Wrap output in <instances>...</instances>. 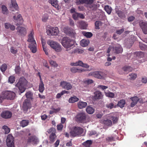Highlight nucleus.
<instances>
[{"label":"nucleus","mask_w":147,"mask_h":147,"mask_svg":"<svg viewBox=\"0 0 147 147\" xmlns=\"http://www.w3.org/2000/svg\"><path fill=\"white\" fill-rule=\"evenodd\" d=\"M27 84V81L24 77L19 79V92L22 93L25 90V86Z\"/></svg>","instance_id":"6e6552de"},{"label":"nucleus","mask_w":147,"mask_h":147,"mask_svg":"<svg viewBox=\"0 0 147 147\" xmlns=\"http://www.w3.org/2000/svg\"><path fill=\"white\" fill-rule=\"evenodd\" d=\"M34 33L33 31H31L30 34L28 36V42H31V43H34L36 42L34 38L33 35Z\"/></svg>","instance_id":"5701e85b"},{"label":"nucleus","mask_w":147,"mask_h":147,"mask_svg":"<svg viewBox=\"0 0 147 147\" xmlns=\"http://www.w3.org/2000/svg\"><path fill=\"white\" fill-rule=\"evenodd\" d=\"M87 105V103L86 102H84L79 101L78 103V106L80 109H82L85 108Z\"/></svg>","instance_id":"a878e982"},{"label":"nucleus","mask_w":147,"mask_h":147,"mask_svg":"<svg viewBox=\"0 0 147 147\" xmlns=\"http://www.w3.org/2000/svg\"><path fill=\"white\" fill-rule=\"evenodd\" d=\"M60 85L62 88L67 90L71 89L72 88V86L70 83L65 81L61 82L60 83Z\"/></svg>","instance_id":"a211bd4d"},{"label":"nucleus","mask_w":147,"mask_h":147,"mask_svg":"<svg viewBox=\"0 0 147 147\" xmlns=\"http://www.w3.org/2000/svg\"><path fill=\"white\" fill-rule=\"evenodd\" d=\"M49 62L51 66L55 67L57 66L58 65L55 61L53 60H50L49 61Z\"/></svg>","instance_id":"5fc2aeb1"},{"label":"nucleus","mask_w":147,"mask_h":147,"mask_svg":"<svg viewBox=\"0 0 147 147\" xmlns=\"http://www.w3.org/2000/svg\"><path fill=\"white\" fill-rule=\"evenodd\" d=\"M71 66H80L82 67L88 68L89 67V66L87 64L84 63L81 61H79L75 63H71L70 64Z\"/></svg>","instance_id":"f3484780"},{"label":"nucleus","mask_w":147,"mask_h":147,"mask_svg":"<svg viewBox=\"0 0 147 147\" xmlns=\"http://www.w3.org/2000/svg\"><path fill=\"white\" fill-rule=\"evenodd\" d=\"M79 98L75 96L71 97L69 100V102L70 103H73L78 101Z\"/></svg>","instance_id":"473e14b6"},{"label":"nucleus","mask_w":147,"mask_h":147,"mask_svg":"<svg viewBox=\"0 0 147 147\" xmlns=\"http://www.w3.org/2000/svg\"><path fill=\"white\" fill-rule=\"evenodd\" d=\"M124 31V29L123 28L118 30H116V33L118 34H122Z\"/></svg>","instance_id":"69168bd1"},{"label":"nucleus","mask_w":147,"mask_h":147,"mask_svg":"<svg viewBox=\"0 0 147 147\" xmlns=\"http://www.w3.org/2000/svg\"><path fill=\"white\" fill-rule=\"evenodd\" d=\"M79 27L82 29H86L87 26V24L84 21L80 22L78 23Z\"/></svg>","instance_id":"bb28decb"},{"label":"nucleus","mask_w":147,"mask_h":147,"mask_svg":"<svg viewBox=\"0 0 147 147\" xmlns=\"http://www.w3.org/2000/svg\"><path fill=\"white\" fill-rule=\"evenodd\" d=\"M116 13L120 18H125V14L122 11L116 9Z\"/></svg>","instance_id":"c756f323"},{"label":"nucleus","mask_w":147,"mask_h":147,"mask_svg":"<svg viewBox=\"0 0 147 147\" xmlns=\"http://www.w3.org/2000/svg\"><path fill=\"white\" fill-rule=\"evenodd\" d=\"M139 24L143 33L145 34H147V22L140 21Z\"/></svg>","instance_id":"ddd939ff"},{"label":"nucleus","mask_w":147,"mask_h":147,"mask_svg":"<svg viewBox=\"0 0 147 147\" xmlns=\"http://www.w3.org/2000/svg\"><path fill=\"white\" fill-rule=\"evenodd\" d=\"M86 111L88 113L92 114L94 113V109L92 107L88 106L86 108Z\"/></svg>","instance_id":"7c9ffc66"},{"label":"nucleus","mask_w":147,"mask_h":147,"mask_svg":"<svg viewBox=\"0 0 147 147\" xmlns=\"http://www.w3.org/2000/svg\"><path fill=\"white\" fill-rule=\"evenodd\" d=\"M29 123L28 120H23L20 123V125L22 127H24L27 126Z\"/></svg>","instance_id":"79ce46f5"},{"label":"nucleus","mask_w":147,"mask_h":147,"mask_svg":"<svg viewBox=\"0 0 147 147\" xmlns=\"http://www.w3.org/2000/svg\"><path fill=\"white\" fill-rule=\"evenodd\" d=\"M7 68V65L6 64H3L1 67V70L3 72H4Z\"/></svg>","instance_id":"09e8293b"},{"label":"nucleus","mask_w":147,"mask_h":147,"mask_svg":"<svg viewBox=\"0 0 147 147\" xmlns=\"http://www.w3.org/2000/svg\"><path fill=\"white\" fill-rule=\"evenodd\" d=\"M131 100L132 101L135 102L137 103L138 101L139 100L138 98L136 96L131 98Z\"/></svg>","instance_id":"6e6d98bb"},{"label":"nucleus","mask_w":147,"mask_h":147,"mask_svg":"<svg viewBox=\"0 0 147 147\" xmlns=\"http://www.w3.org/2000/svg\"><path fill=\"white\" fill-rule=\"evenodd\" d=\"M42 62L44 66L45 67H47L48 69L49 68V66L48 64L47 63V61L46 60H43Z\"/></svg>","instance_id":"052dcab7"},{"label":"nucleus","mask_w":147,"mask_h":147,"mask_svg":"<svg viewBox=\"0 0 147 147\" xmlns=\"http://www.w3.org/2000/svg\"><path fill=\"white\" fill-rule=\"evenodd\" d=\"M75 118L76 121L78 123H85L88 121L86 115L83 112L78 113Z\"/></svg>","instance_id":"f03ea898"},{"label":"nucleus","mask_w":147,"mask_h":147,"mask_svg":"<svg viewBox=\"0 0 147 147\" xmlns=\"http://www.w3.org/2000/svg\"><path fill=\"white\" fill-rule=\"evenodd\" d=\"M103 122L107 126H111L112 124L111 121L109 119L104 120Z\"/></svg>","instance_id":"49530a36"},{"label":"nucleus","mask_w":147,"mask_h":147,"mask_svg":"<svg viewBox=\"0 0 147 147\" xmlns=\"http://www.w3.org/2000/svg\"><path fill=\"white\" fill-rule=\"evenodd\" d=\"M141 81L143 83L145 84L146 83L147 81V79L145 77L142 78Z\"/></svg>","instance_id":"774afa93"},{"label":"nucleus","mask_w":147,"mask_h":147,"mask_svg":"<svg viewBox=\"0 0 147 147\" xmlns=\"http://www.w3.org/2000/svg\"><path fill=\"white\" fill-rule=\"evenodd\" d=\"M36 43H30L29 44L28 47L30 48L32 53H35L36 51Z\"/></svg>","instance_id":"393cba45"},{"label":"nucleus","mask_w":147,"mask_h":147,"mask_svg":"<svg viewBox=\"0 0 147 147\" xmlns=\"http://www.w3.org/2000/svg\"><path fill=\"white\" fill-rule=\"evenodd\" d=\"M27 142L28 143H31L33 144H37L39 142V140L36 136H33L28 138Z\"/></svg>","instance_id":"4468645a"},{"label":"nucleus","mask_w":147,"mask_h":147,"mask_svg":"<svg viewBox=\"0 0 147 147\" xmlns=\"http://www.w3.org/2000/svg\"><path fill=\"white\" fill-rule=\"evenodd\" d=\"M75 3L77 5H80L85 4L84 0H75Z\"/></svg>","instance_id":"8fccbe9b"},{"label":"nucleus","mask_w":147,"mask_h":147,"mask_svg":"<svg viewBox=\"0 0 147 147\" xmlns=\"http://www.w3.org/2000/svg\"><path fill=\"white\" fill-rule=\"evenodd\" d=\"M64 32L67 34H68L70 36H75L76 33L74 30L72 28H70L68 27L65 28L64 29Z\"/></svg>","instance_id":"2eb2a0df"},{"label":"nucleus","mask_w":147,"mask_h":147,"mask_svg":"<svg viewBox=\"0 0 147 147\" xmlns=\"http://www.w3.org/2000/svg\"><path fill=\"white\" fill-rule=\"evenodd\" d=\"M47 43L55 51L57 52L61 51L62 49L61 45L58 43L51 40H49L47 41Z\"/></svg>","instance_id":"1a4fd4ad"},{"label":"nucleus","mask_w":147,"mask_h":147,"mask_svg":"<svg viewBox=\"0 0 147 147\" xmlns=\"http://www.w3.org/2000/svg\"><path fill=\"white\" fill-rule=\"evenodd\" d=\"M87 71V69L82 68L78 69L75 67H73L71 69V71L73 73H81Z\"/></svg>","instance_id":"4be33fe9"},{"label":"nucleus","mask_w":147,"mask_h":147,"mask_svg":"<svg viewBox=\"0 0 147 147\" xmlns=\"http://www.w3.org/2000/svg\"><path fill=\"white\" fill-rule=\"evenodd\" d=\"M83 129L80 127L75 126L71 129L70 132V136L74 137L77 136H80L83 133Z\"/></svg>","instance_id":"f257e3e1"},{"label":"nucleus","mask_w":147,"mask_h":147,"mask_svg":"<svg viewBox=\"0 0 147 147\" xmlns=\"http://www.w3.org/2000/svg\"><path fill=\"white\" fill-rule=\"evenodd\" d=\"M12 115V113L8 111H4L1 114V117L5 119L10 118L11 117Z\"/></svg>","instance_id":"6ab92c4d"},{"label":"nucleus","mask_w":147,"mask_h":147,"mask_svg":"<svg viewBox=\"0 0 147 147\" xmlns=\"http://www.w3.org/2000/svg\"><path fill=\"white\" fill-rule=\"evenodd\" d=\"M82 34L84 36L88 38H91L93 35V34L91 32H89L82 31Z\"/></svg>","instance_id":"72a5a7b5"},{"label":"nucleus","mask_w":147,"mask_h":147,"mask_svg":"<svg viewBox=\"0 0 147 147\" xmlns=\"http://www.w3.org/2000/svg\"><path fill=\"white\" fill-rule=\"evenodd\" d=\"M89 43V40H86L85 39H83L81 41L80 45L81 46L83 47H85L87 46Z\"/></svg>","instance_id":"2f4dec72"},{"label":"nucleus","mask_w":147,"mask_h":147,"mask_svg":"<svg viewBox=\"0 0 147 147\" xmlns=\"http://www.w3.org/2000/svg\"><path fill=\"white\" fill-rule=\"evenodd\" d=\"M38 74L40 80V82L38 86V90L40 92L42 93L45 90L44 84L42 80L40 73L38 72Z\"/></svg>","instance_id":"aec40b11"},{"label":"nucleus","mask_w":147,"mask_h":147,"mask_svg":"<svg viewBox=\"0 0 147 147\" xmlns=\"http://www.w3.org/2000/svg\"><path fill=\"white\" fill-rule=\"evenodd\" d=\"M135 54L136 56L139 58L142 57L144 56V55L143 52L141 51L136 52Z\"/></svg>","instance_id":"a18cd8bd"},{"label":"nucleus","mask_w":147,"mask_h":147,"mask_svg":"<svg viewBox=\"0 0 147 147\" xmlns=\"http://www.w3.org/2000/svg\"><path fill=\"white\" fill-rule=\"evenodd\" d=\"M105 95L107 97L111 98H113L114 97V94L112 92H105Z\"/></svg>","instance_id":"a19ab883"},{"label":"nucleus","mask_w":147,"mask_h":147,"mask_svg":"<svg viewBox=\"0 0 147 147\" xmlns=\"http://www.w3.org/2000/svg\"><path fill=\"white\" fill-rule=\"evenodd\" d=\"M116 137L115 136H111L108 137L106 138V141L107 142H111L115 140Z\"/></svg>","instance_id":"e433bc0d"},{"label":"nucleus","mask_w":147,"mask_h":147,"mask_svg":"<svg viewBox=\"0 0 147 147\" xmlns=\"http://www.w3.org/2000/svg\"><path fill=\"white\" fill-rule=\"evenodd\" d=\"M122 69L126 74L132 71L133 69L130 66H125L122 67Z\"/></svg>","instance_id":"cd10ccee"},{"label":"nucleus","mask_w":147,"mask_h":147,"mask_svg":"<svg viewBox=\"0 0 147 147\" xmlns=\"http://www.w3.org/2000/svg\"><path fill=\"white\" fill-rule=\"evenodd\" d=\"M94 0H84L85 4L87 5H90L92 4Z\"/></svg>","instance_id":"13d9d810"},{"label":"nucleus","mask_w":147,"mask_h":147,"mask_svg":"<svg viewBox=\"0 0 147 147\" xmlns=\"http://www.w3.org/2000/svg\"><path fill=\"white\" fill-rule=\"evenodd\" d=\"M125 103V100L123 99H122L118 102L117 105L120 108H122L124 107Z\"/></svg>","instance_id":"f704fd0d"},{"label":"nucleus","mask_w":147,"mask_h":147,"mask_svg":"<svg viewBox=\"0 0 147 147\" xmlns=\"http://www.w3.org/2000/svg\"><path fill=\"white\" fill-rule=\"evenodd\" d=\"M2 129L3 130L5 134H8L10 131V129L7 126L4 125L2 127Z\"/></svg>","instance_id":"4c0bfd02"},{"label":"nucleus","mask_w":147,"mask_h":147,"mask_svg":"<svg viewBox=\"0 0 147 147\" xmlns=\"http://www.w3.org/2000/svg\"><path fill=\"white\" fill-rule=\"evenodd\" d=\"M23 20L22 16L19 14V36L24 37L26 34V29L23 27L20 26L23 24Z\"/></svg>","instance_id":"7ed1b4c3"},{"label":"nucleus","mask_w":147,"mask_h":147,"mask_svg":"<svg viewBox=\"0 0 147 147\" xmlns=\"http://www.w3.org/2000/svg\"><path fill=\"white\" fill-rule=\"evenodd\" d=\"M62 45L66 48L72 47L74 45V41L67 37H64L62 40Z\"/></svg>","instance_id":"39448f33"},{"label":"nucleus","mask_w":147,"mask_h":147,"mask_svg":"<svg viewBox=\"0 0 147 147\" xmlns=\"http://www.w3.org/2000/svg\"><path fill=\"white\" fill-rule=\"evenodd\" d=\"M92 144V142L91 140H87L84 142L83 143V144L86 147H90Z\"/></svg>","instance_id":"58836bf2"},{"label":"nucleus","mask_w":147,"mask_h":147,"mask_svg":"<svg viewBox=\"0 0 147 147\" xmlns=\"http://www.w3.org/2000/svg\"><path fill=\"white\" fill-rule=\"evenodd\" d=\"M11 3L12 5V8H14L17 11L16 14L13 17V21L16 23V24H18V5L17 3L16 2L15 0H11Z\"/></svg>","instance_id":"9b49d317"},{"label":"nucleus","mask_w":147,"mask_h":147,"mask_svg":"<svg viewBox=\"0 0 147 147\" xmlns=\"http://www.w3.org/2000/svg\"><path fill=\"white\" fill-rule=\"evenodd\" d=\"M113 49L115 51V52L117 54L121 53L123 51V49L119 44H117L115 47H113Z\"/></svg>","instance_id":"b1692460"},{"label":"nucleus","mask_w":147,"mask_h":147,"mask_svg":"<svg viewBox=\"0 0 147 147\" xmlns=\"http://www.w3.org/2000/svg\"><path fill=\"white\" fill-rule=\"evenodd\" d=\"M63 127V125L62 123H60L57 125V129L58 130L61 131Z\"/></svg>","instance_id":"e2e57ef3"},{"label":"nucleus","mask_w":147,"mask_h":147,"mask_svg":"<svg viewBox=\"0 0 147 147\" xmlns=\"http://www.w3.org/2000/svg\"><path fill=\"white\" fill-rule=\"evenodd\" d=\"M108 87L107 86L101 85H98V88H101L103 90H104L105 89H107Z\"/></svg>","instance_id":"0e129e2a"},{"label":"nucleus","mask_w":147,"mask_h":147,"mask_svg":"<svg viewBox=\"0 0 147 147\" xmlns=\"http://www.w3.org/2000/svg\"><path fill=\"white\" fill-rule=\"evenodd\" d=\"M49 2L51 3L53 7L57 9L59 8V5L58 4L57 0H49Z\"/></svg>","instance_id":"c85d7f7f"},{"label":"nucleus","mask_w":147,"mask_h":147,"mask_svg":"<svg viewBox=\"0 0 147 147\" xmlns=\"http://www.w3.org/2000/svg\"><path fill=\"white\" fill-rule=\"evenodd\" d=\"M112 118L113 119V123H116L117 122L118 120V118L117 117L113 116Z\"/></svg>","instance_id":"680f3d73"},{"label":"nucleus","mask_w":147,"mask_h":147,"mask_svg":"<svg viewBox=\"0 0 147 147\" xmlns=\"http://www.w3.org/2000/svg\"><path fill=\"white\" fill-rule=\"evenodd\" d=\"M47 132L48 134H50L49 136V143H53L56 139L57 138V136L56 134L55 129L53 127H51L48 129Z\"/></svg>","instance_id":"20e7f679"},{"label":"nucleus","mask_w":147,"mask_h":147,"mask_svg":"<svg viewBox=\"0 0 147 147\" xmlns=\"http://www.w3.org/2000/svg\"><path fill=\"white\" fill-rule=\"evenodd\" d=\"M102 25V22L100 21H97L95 22V28L96 29H99L100 26H101Z\"/></svg>","instance_id":"c9c22d12"},{"label":"nucleus","mask_w":147,"mask_h":147,"mask_svg":"<svg viewBox=\"0 0 147 147\" xmlns=\"http://www.w3.org/2000/svg\"><path fill=\"white\" fill-rule=\"evenodd\" d=\"M105 9L108 14H110L111 13L112 9L109 6L107 5L105 6Z\"/></svg>","instance_id":"ea45409f"},{"label":"nucleus","mask_w":147,"mask_h":147,"mask_svg":"<svg viewBox=\"0 0 147 147\" xmlns=\"http://www.w3.org/2000/svg\"><path fill=\"white\" fill-rule=\"evenodd\" d=\"M94 94V98L95 100L102 99L103 98L102 93L99 91H96L95 92Z\"/></svg>","instance_id":"412c9836"},{"label":"nucleus","mask_w":147,"mask_h":147,"mask_svg":"<svg viewBox=\"0 0 147 147\" xmlns=\"http://www.w3.org/2000/svg\"><path fill=\"white\" fill-rule=\"evenodd\" d=\"M25 95L26 97L27 98L32 99L33 94L31 92L29 91L27 92L26 93Z\"/></svg>","instance_id":"de8ad7c7"},{"label":"nucleus","mask_w":147,"mask_h":147,"mask_svg":"<svg viewBox=\"0 0 147 147\" xmlns=\"http://www.w3.org/2000/svg\"><path fill=\"white\" fill-rule=\"evenodd\" d=\"M6 142L8 147H14V138L11 134H9L7 136Z\"/></svg>","instance_id":"f8f14e48"},{"label":"nucleus","mask_w":147,"mask_h":147,"mask_svg":"<svg viewBox=\"0 0 147 147\" xmlns=\"http://www.w3.org/2000/svg\"><path fill=\"white\" fill-rule=\"evenodd\" d=\"M15 81V78L13 76H10L9 78L8 82L11 84L13 83Z\"/></svg>","instance_id":"864d4df0"},{"label":"nucleus","mask_w":147,"mask_h":147,"mask_svg":"<svg viewBox=\"0 0 147 147\" xmlns=\"http://www.w3.org/2000/svg\"><path fill=\"white\" fill-rule=\"evenodd\" d=\"M31 105L30 102L27 101V100H25L23 102L22 106L23 110L24 111H26L28 109L31 107Z\"/></svg>","instance_id":"dca6fc26"},{"label":"nucleus","mask_w":147,"mask_h":147,"mask_svg":"<svg viewBox=\"0 0 147 147\" xmlns=\"http://www.w3.org/2000/svg\"><path fill=\"white\" fill-rule=\"evenodd\" d=\"M10 51L12 53L14 54L17 52L18 50L13 47H12L11 48Z\"/></svg>","instance_id":"bf43d9fd"},{"label":"nucleus","mask_w":147,"mask_h":147,"mask_svg":"<svg viewBox=\"0 0 147 147\" xmlns=\"http://www.w3.org/2000/svg\"><path fill=\"white\" fill-rule=\"evenodd\" d=\"M78 13L76 12L75 13L72 15L73 19L74 20H77L78 18Z\"/></svg>","instance_id":"4d7b16f0"},{"label":"nucleus","mask_w":147,"mask_h":147,"mask_svg":"<svg viewBox=\"0 0 147 147\" xmlns=\"http://www.w3.org/2000/svg\"><path fill=\"white\" fill-rule=\"evenodd\" d=\"M129 76H130V78H129L130 80H135L137 77V75L134 73H132L131 74H129Z\"/></svg>","instance_id":"3c124183"},{"label":"nucleus","mask_w":147,"mask_h":147,"mask_svg":"<svg viewBox=\"0 0 147 147\" xmlns=\"http://www.w3.org/2000/svg\"><path fill=\"white\" fill-rule=\"evenodd\" d=\"M59 32V30L57 27H48L47 29V33L49 36H56Z\"/></svg>","instance_id":"9d476101"},{"label":"nucleus","mask_w":147,"mask_h":147,"mask_svg":"<svg viewBox=\"0 0 147 147\" xmlns=\"http://www.w3.org/2000/svg\"><path fill=\"white\" fill-rule=\"evenodd\" d=\"M106 107L110 109H111L114 107H114V104L112 102H111L109 104H107L105 105Z\"/></svg>","instance_id":"c03bdc74"},{"label":"nucleus","mask_w":147,"mask_h":147,"mask_svg":"<svg viewBox=\"0 0 147 147\" xmlns=\"http://www.w3.org/2000/svg\"><path fill=\"white\" fill-rule=\"evenodd\" d=\"M135 17L133 16H131L128 18V20L129 22H132L135 19Z\"/></svg>","instance_id":"338daca9"},{"label":"nucleus","mask_w":147,"mask_h":147,"mask_svg":"<svg viewBox=\"0 0 147 147\" xmlns=\"http://www.w3.org/2000/svg\"><path fill=\"white\" fill-rule=\"evenodd\" d=\"M88 75L100 79H104L106 77V74L104 72L97 71L91 72L88 74Z\"/></svg>","instance_id":"0eeeda50"},{"label":"nucleus","mask_w":147,"mask_h":147,"mask_svg":"<svg viewBox=\"0 0 147 147\" xmlns=\"http://www.w3.org/2000/svg\"><path fill=\"white\" fill-rule=\"evenodd\" d=\"M15 96L14 92L9 91L3 92L1 95V98L3 99L12 100L14 99Z\"/></svg>","instance_id":"423d86ee"},{"label":"nucleus","mask_w":147,"mask_h":147,"mask_svg":"<svg viewBox=\"0 0 147 147\" xmlns=\"http://www.w3.org/2000/svg\"><path fill=\"white\" fill-rule=\"evenodd\" d=\"M2 13L4 14H6L8 13V9L4 5H2L1 6Z\"/></svg>","instance_id":"37998d69"},{"label":"nucleus","mask_w":147,"mask_h":147,"mask_svg":"<svg viewBox=\"0 0 147 147\" xmlns=\"http://www.w3.org/2000/svg\"><path fill=\"white\" fill-rule=\"evenodd\" d=\"M93 82V81L90 79H88L84 81V84H87L88 85L90 84Z\"/></svg>","instance_id":"603ef678"}]
</instances>
